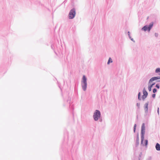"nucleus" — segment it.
<instances>
[{"label":"nucleus","instance_id":"f257e3e1","mask_svg":"<svg viewBox=\"0 0 160 160\" xmlns=\"http://www.w3.org/2000/svg\"><path fill=\"white\" fill-rule=\"evenodd\" d=\"M81 85L82 89L84 91H86L87 86V78L86 77L83 75L81 81Z\"/></svg>","mask_w":160,"mask_h":160},{"label":"nucleus","instance_id":"f03ea898","mask_svg":"<svg viewBox=\"0 0 160 160\" xmlns=\"http://www.w3.org/2000/svg\"><path fill=\"white\" fill-rule=\"evenodd\" d=\"M145 127L144 123H143L142 125L141 128V144H142L144 138Z\"/></svg>","mask_w":160,"mask_h":160},{"label":"nucleus","instance_id":"7ed1b4c3","mask_svg":"<svg viewBox=\"0 0 160 160\" xmlns=\"http://www.w3.org/2000/svg\"><path fill=\"white\" fill-rule=\"evenodd\" d=\"M101 113L100 111L96 110L94 111L93 117L95 121H97L101 117Z\"/></svg>","mask_w":160,"mask_h":160},{"label":"nucleus","instance_id":"20e7f679","mask_svg":"<svg viewBox=\"0 0 160 160\" xmlns=\"http://www.w3.org/2000/svg\"><path fill=\"white\" fill-rule=\"evenodd\" d=\"M153 25V22H150L148 25H145L141 29V30L145 32L148 31V32L150 31L151 29L152 28Z\"/></svg>","mask_w":160,"mask_h":160},{"label":"nucleus","instance_id":"39448f33","mask_svg":"<svg viewBox=\"0 0 160 160\" xmlns=\"http://www.w3.org/2000/svg\"><path fill=\"white\" fill-rule=\"evenodd\" d=\"M76 11L74 8L72 9L70 11L68 14V18L69 19H72L76 15Z\"/></svg>","mask_w":160,"mask_h":160},{"label":"nucleus","instance_id":"423d86ee","mask_svg":"<svg viewBox=\"0 0 160 160\" xmlns=\"http://www.w3.org/2000/svg\"><path fill=\"white\" fill-rule=\"evenodd\" d=\"M160 79V76L154 77L152 78L149 81V83H151L153 81Z\"/></svg>","mask_w":160,"mask_h":160},{"label":"nucleus","instance_id":"0eeeda50","mask_svg":"<svg viewBox=\"0 0 160 160\" xmlns=\"http://www.w3.org/2000/svg\"><path fill=\"white\" fill-rule=\"evenodd\" d=\"M137 138L136 140V142L135 143V146L136 147H138L139 145V133L138 132L137 133Z\"/></svg>","mask_w":160,"mask_h":160},{"label":"nucleus","instance_id":"6e6552de","mask_svg":"<svg viewBox=\"0 0 160 160\" xmlns=\"http://www.w3.org/2000/svg\"><path fill=\"white\" fill-rule=\"evenodd\" d=\"M155 148L157 151H160V144L159 143H156L155 145Z\"/></svg>","mask_w":160,"mask_h":160},{"label":"nucleus","instance_id":"1a4fd4ad","mask_svg":"<svg viewBox=\"0 0 160 160\" xmlns=\"http://www.w3.org/2000/svg\"><path fill=\"white\" fill-rule=\"evenodd\" d=\"M149 104V102L148 101L144 105V109H148V106Z\"/></svg>","mask_w":160,"mask_h":160},{"label":"nucleus","instance_id":"9d476101","mask_svg":"<svg viewBox=\"0 0 160 160\" xmlns=\"http://www.w3.org/2000/svg\"><path fill=\"white\" fill-rule=\"evenodd\" d=\"M142 92H143V95H146L148 96V92L146 90L145 88H143V89L142 90Z\"/></svg>","mask_w":160,"mask_h":160},{"label":"nucleus","instance_id":"9b49d317","mask_svg":"<svg viewBox=\"0 0 160 160\" xmlns=\"http://www.w3.org/2000/svg\"><path fill=\"white\" fill-rule=\"evenodd\" d=\"M138 99L139 100L141 101L142 100V98L141 97V92H139L138 94Z\"/></svg>","mask_w":160,"mask_h":160},{"label":"nucleus","instance_id":"f8f14e48","mask_svg":"<svg viewBox=\"0 0 160 160\" xmlns=\"http://www.w3.org/2000/svg\"><path fill=\"white\" fill-rule=\"evenodd\" d=\"M112 62V60L111 58H109L107 62V64H109L110 63Z\"/></svg>","mask_w":160,"mask_h":160},{"label":"nucleus","instance_id":"ddd939ff","mask_svg":"<svg viewBox=\"0 0 160 160\" xmlns=\"http://www.w3.org/2000/svg\"><path fill=\"white\" fill-rule=\"evenodd\" d=\"M145 111L144 116L146 117L148 115V109H144Z\"/></svg>","mask_w":160,"mask_h":160},{"label":"nucleus","instance_id":"4468645a","mask_svg":"<svg viewBox=\"0 0 160 160\" xmlns=\"http://www.w3.org/2000/svg\"><path fill=\"white\" fill-rule=\"evenodd\" d=\"M148 96L147 95H143L142 96V97H141L142 98V100L143 101H144L145 100V98H147V97Z\"/></svg>","mask_w":160,"mask_h":160},{"label":"nucleus","instance_id":"2eb2a0df","mask_svg":"<svg viewBox=\"0 0 160 160\" xmlns=\"http://www.w3.org/2000/svg\"><path fill=\"white\" fill-rule=\"evenodd\" d=\"M155 72L156 73H158L160 72V68H157L155 70Z\"/></svg>","mask_w":160,"mask_h":160},{"label":"nucleus","instance_id":"dca6fc26","mask_svg":"<svg viewBox=\"0 0 160 160\" xmlns=\"http://www.w3.org/2000/svg\"><path fill=\"white\" fill-rule=\"evenodd\" d=\"M148 143V140L147 139H145L144 141V145L146 147H147Z\"/></svg>","mask_w":160,"mask_h":160},{"label":"nucleus","instance_id":"f3484780","mask_svg":"<svg viewBox=\"0 0 160 160\" xmlns=\"http://www.w3.org/2000/svg\"><path fill=\"white\" fill-rule=\"evenodd\" d=\"M155 84V82H153L152 84L151 83H148V85L151 87H152Z\"/></svg>","mask_w":160,"mask_h":160},{"label":"nucleus","instance_id":"a211bd4d","mask_svg":"<svg viewBox=\"0 0 160 160\" xmlns=\"http://www.w3.org/2000/svg\"><path fill=\"white\" fill-rule=\"evenodd\" d=\"M136 126H137V125H136V124L135 123L134 124V127H133V132H136Z\"/></svg>","mask_w":160,"mask_h":160},{"label":"nucleus","instance_id":"6ab92c4d","mask_svg":"<svg viewBox=\"0 0 160 160\" xmlns=\"http://www.w3.org/2000/svg\"><path fill=\"white\" fill-rule=\"evenodd\" d=\"M136 106L137 107V109H139L140 108V103H137Z\"/></svg>","mask_w":160,"mask_h":160},{"label":"nucleus","instance_id":"aec40b11","mask_svg":"<svg viewBox=\"0 0 160 160\" xmlns=\"http://www.w3.org/2000/svg\"><path fill=\"white\" fill-rule=\"evenodd\" d=\"M152 91L153 93H155L157 92V89L156 88H154L153 89Z\"/></svg>","mask_w":160,"mask_h":160},{"label":"nucleus","instance_id":"412c9836","mask_svg":"<svg viewBox=\"0 0 160 160\" xmlns=\"http://www.w3.org/2000/svg\"><path fill=\"white\" fill-rule=\"evenodd\" d=\"M155 87L158 89H159L160 88V86L159 84H157L155 86Z\"/></svg>","mask_w":160,"mask_h":160},{"label":"nucleus","instance_id":"4be33fe9","mask_svg":"<svg viewBox=\"0 0 160 160\" xmlns=\"http://www.w3.org/2000/svg\"><path fill=\"white\" fill-rule=\"evenodd\" d=\"M152 88V87H151V86H150L148 85V90L149 92H150L151 91Z\"/></svg>","mask_w":160,"mask_h":160},{"label":"nucleus","instance_id":"5701e85b","mask_svg":"<svg viewBox=\"0 0 160 160\" xmlns=\"http://www.w3.org/2000/svg\"><path fill=\"white\" fill-rule=\"evenodd\" d=\"M128 37H129V38H132V37L130 36V32L129 31H128Z\"/></svg>","mask_w":160,"mask_h":160},{"label":"nucleus","instance_id":"b1692460","mask_svg":"<svg viewBox=\"0 0 160 160\" xmlns=\"http://www.w3.org/2000/svg\"><path fill=\"white\" fill-rule=\"evenodd\" d=\"M152 97L153 98H155L156 97V94L155 93H153L152 94Z\"/></svg>","mask_w":160,"mask_h":160},{"label":"nucleus","instance_id":"393cba45","mask_svg":"<svg viewBox=\"0 0 160 160\" xmlns=\"http://www.w3.org/2000/svg\"><path fill=\"white\" fill-rule=\"evenodd\" d=\"M152 158L151 156H149L146 160H152Z\"/></svg>","mask_w":160,"mask_h":160},{"label":"nucleus","instance_id":"a878e982","mask_svg":"<svg viewBox=\"0 0 160 160\" xmlns=\"http://www.w3.org/2000/svg\"><path fill=\"white\" fill-rule=\"evenodd\" d=\"M155 36L156 37H157L158 36V34L157 33H155L154 34Z\"/></svg>","mask_w":160,"mask_h":160},{"label":"nucleus","instance_id":"bb28decb","mask_svg":"<svg viewBox=\"0 0 160 160\" xmlns=\"http://www.w3.org/2000/svg\"><path fill=\"white\" fill-rule=\"evenodd\" d=\"M130 39L132 41H133V42H135V41L133 39L131 38H130Z\"/></svg>","mask_w":160,"mask_h":160},{"label":"nucleus","instance_id":"cd10ccee","mask_svg":"<svg viewBox=\"0 0 160 160\" xmlns=\"http://www.w3.org/2000/svg\"><path fill=\"white\" fill-rule=\"evenodd\" d=\"M157 112L158 113V115H159V108L158 107L157 109Z\"/></svg>","mask_w":160,"mask_h":160},{"label":"nucleus","instance_id":"c85d7f7f","mask_svg":"<svg viewBox=\"0 0 160 160\" xmlns=\"http://www.w3.org/2000/svg\"><path fill=\"white\" fill-rule=\"evenodd\" d=\"M71 108L73 110H74V107L73 106H71Z\"/></svg>","mask_w":160,"mask_h":160},{"label":"nucleus","instance_id":"c756f323","mask_svg":"<svg viewBox=\"0 0 160 160\" xmlns=\"http://www.w3.org/2000/svg\"><path fill=\"white\" fill-rule=\"evenodd\" d=\"M99 121L101 122H102V118H100V119H99Z\"/></svg>","mask_w":160,"mask_h":160},{"label":"nucleus","instance_id":"7c9ffc66","mask_svg":"<svg viewBox=\"0 0 160 160\" xmlns=\"http://www.w3.org/2000/svg\"><path fill=\"white\" fill-rule=\"evenodd\" d=\"M157 82H160V80H158L157 81Z\"/></svg>","mask_w":160,"mask_h":160},{"label":"nucleus","instance_id":"2f4dec72","mask_svg":"<svg viewBox=\"0 0 160 160\" xmlns=\"http://www.w3.org/2000/svg\"><path fill=\"white\" fill-rule=\"evenodd\" d=\"M51 48H52V45L51 46Z\"/></svg>","mask_w":160,"mask_h":160},{"label":"nucleus","instance_id":"473e14b6","mask_svg":"<svg viewBox=\"0 0 160 160\" xmlns=\"http://www.w3.org/2000/svg\"><path fill=\"white\" fill-rule=\"evenodd\" d=\"M138 118V116H137V118Z\"/></svg>","mask_w":160,"mask_h":160},{"label":"nucleus","instance_id":"72a5a7b5","mask_svg":"<svg viewBox=\"0 0 160 160\" xmlns=\"http://www.w3.org/2000/svg\"><path fill=\"white\" fill-rule=\"evenodd\" d=\"M139 156L140 157H141V155H139Z\"/></svg>","mask_w":160,"mask_h":160},{"label":"nucleus","instance_id":"f704fd0d","mask_svg":"<svg viewBox=\"0 0 160 160\" xmlns=\"http://www.w3.org/2000/svg\"><path fill=\"white\" fill-rule=\"evenodd\" d=\"M159 75H160V73H159Z\"/></svg>","mask_w":160,"mask_h":160}]
</instances>
